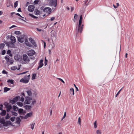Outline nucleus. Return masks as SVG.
Here are the masks:
<instances>
[{
	"label": "nucleus",
	"instance_id": "0e129e2a",
	"mask_svg": "<svg viewBox=\"0 0 134 134\" xmlns=\"http://www.w3.org/2000/svg\"><path fill=\"white\" fill-rule=\"evenodd\" d=\"M27 98H28V100H29V101H30L31 100H32V98L30 97H29L28 96H27Z\"/></svg>",
	"mask_w": 134,
	"mask_h": 134
},
{
	"label": "nucleus",
	"instance_id": "5701e85b",
	"mask_svg": "<svg viewBox=\"0 0 134 134\" xmlns=\"http://www.w3.org/2000/svg\"><path fill=\"white\" fill-rule=\"evenodd\" d=\"M12 108L14 111H17L19 109L17 106L15 105H13V106Z\"/></svg>",
	"mask_w": 134,
	"mask_h": 134
},
{
	"label": "nucleus",
	"instance_id": "72a5a7b5",
	"mask_svg": "<svg viewBox=\"0 0 134 134\" xmlns=\"http://www.w3.org/2000/svg\"><path fill=\"white\" fill-rule=\"evenodd\" d=\"M10 118V116L9 114L8 113H7L5 117V119L6 120H7Z\"/></svg>",
	"mask_w": 134,
	"mask_h": 134
},
{
	"label": "nucleus",
	"instance_id": "423d86ee",
	"mask_svg": "<svg viewBox=\"0 0 134 134\" xmlns=\"http://www.w3.org/2000/svg\"><path fill=\"white\" fill-rule=\"evenodd\" d=\"M29 81V78H27V77L24 76L23 78H22L20 80V82L26 83H27Z\"/></svg>",
	"mask_w": 134,
	"mask_h": 134
},
{
	"label": "nucleus",
	"instance_id": "2eb2a0df",
	"mask_svg": "<svg viewBox=\"0 0 134 134\" xmlns=\"http://www.w3.org/2000/svg\"><path fill=\"white\" fill-rule=\"evenodd\" d=\"M32 114V112H31L29 113H27L26 115L24 117V119H26L29 117L31 116Z\"/></svg>",
	"mask_w": 134,
	"mask_h": 134
},
{
	"label": "nucleus",
	"instance_id": "49530a36",
	"mask_svg": "<svg viewBox=\"0 0 134 134\" xmlns=\"http://www.w3.org/2000/svg\"><path fill=\"white\" fill-rule=\"evenodd\" d=\"M94 127L95 128H96L97 127V121L96 120L94 123Z\"/></svg>",
	"mask_w": 134,
	"mask_h": 134
},
{
	"label": "nucleus",
	"instance_id": "69168bd1",
	"mask_svg": "<svg viewBox=\"0 0 134 134\" xmlns=\"http://www.w3.org/2000/svg\"><path fill=\"white\" fill-rule=\"evenodd\" d=\"M74 85L76 89V91H78L79 89H78L77 87H76V85H75V84H74Z\"/></svg>",
	"mask_w": 134,
	"mask_h": 134
},
{
	"label": "nucleus",
	"instance_id": "13d9d810",
	"mask_svg": "<svg viewBox=\"0 0 134 134\" xmlns=\"http://www.w3.org/2000/svg\"><path fill=\"white\" fill-rule=\"evenodd\" d=\"M58 79H59V80H60V81H61L63 83H65V82L64 81V80L60 78H57Z\"/></svg>",
	"mask_w": 134,
	"mask_h": 134
},
{
	"label": "nucleus",
	"instance_id": "473e14b6",
	"mask_svg": "<svg viewBox=\"0 0 134 134\" xmlns=\"http://www.w3.org/2000/svg\"><path fill=\"white\" fill-rule=\"evenodd\" d=\"M5 46V44L3 43L0 44V49H3Z\"/></svg>",
	"mask_w": 134,
	"mask_h": 134
},
{
	"label": "nucleus",
	"instance_id": "a211bd4d",
	"mask_svg": "<svg viewBox=\"0 0 134 134\" xmlns=\"http://www.w3.org/2000/svg\"><path fill=\"white\" fill-rule=\"evenodd\" d=\"M43 59H41L38 63L39 67L42 68L43 65Z\"/></svg>",
	"mask_w": 134,
	"mask_h": 134
},
{
	"label": "nucleus",
	"instance_id": "ddd939ff",
	"mask_svg": "<svg viewBox=\"0 0 134 134\" xmlns=\"http://www.w3.org/2000/svg\"><path fill=\"white\" fill-rule=\"evenodd\" d=\"M29 40L32 44L34 45L35 47H36L37 46L36 43L33 39L31 38H29Z\"/></svg>",
	"mask_w": 134,
	"mask_h": 134
},
{
	"label": "nucleus",
	"instance_id": "de8ad7c7",
	"mask_svg": "<svg viewBox=\"0 0 134 134\" xmlns=\"http://www.w3.org/2000/svg\"><path fill=\"white\" fill-rule=\"evenodd\" d=\"M97 134H101V131L100 130H97L96 131Z\"/></svg>",
	"mask_w": 134,
	"mask_h": 134
},
{
	"label": "nucleus",
	"instance_id": "bb28decb",
	"mask_svg": "<svg viewBox=\"0 0 134 134\" xmlns=\"http://www.w3.org/2000/svg\"><path fill=\"white\" fill-rule=\"evenodd\" d=\"M5 120L4 117H2L0 119V123L2 124H3L5 123Z\"/></svg>",
	"mask_w": 134,
	"mask_h": 134
},
{
	"label": "nucleus",
	"instance_id": "b1692460",
	"mask_svg": "<svg viewBox=\"0 0 134 134\" xmlns=\"http://www.w3.org/2000/svg\"><path fill=\"white\" fill-rule=\"evenodd\" d=\"M10 90V88H8L7 87H5L4 88L3 92L6 93L8 91H9Z\"/></svg>",
	"mask_w": 134,
	"mask_h": 134
},
{
	"label": "nucleus",
	"instance_id": "58836bf2",
	"mask_svg": "<svg viewBox=\"0 0 134 134\" xmlns=\"http://www.w3.org/2000/svg\"><path fill=\"white\" fill-rule=\"evenodd\" d=\"M11 69L12 70H15L17 69V67L16 66H13L11 67Z\"/></svg>",
	"mask_w": 134,
	"mask_h": 134
},
{
	"label": "nucleus",
	"instance_id": "6e6d98bb",
	"mask_svg": "<svg viewBox=\"0 0 134 134\" xmlns=\"http://www.w3.org/2000/svg\"><path fill=\"white\" fill-rule=\"evenodd\" d=\"M41 41L44 44V48H45L46 46V43L45 41L42 40H41Z\"/></svg>",
	"mask_w": 134,
	"mask_h": 134
},
{
	"label": "nucleus",
	"instance_id": "f03ea898",
	"mask_svg": "<svg viewBox=\"0 0 134 134\" xmlns=\"http://www.w3.org/2000/svg\"><path fill=\"white\" fill-rule=\"evenodd\" d=\"M41 10H42L45 13V14L43 15V16H44L46 15V14L49 15L50 14L52 9L51 8L49 7H41L40 8Z\"/></svg>",
	"mask_w": 134,
	"mask_h": 134
},
{
	"label": "nucleus",
	"instance_id": "f257e3e1",
	"mask_svg": "<svg viewBox=\"0 0 134 134\" xmlns=\"http://www.w3.org/2000/svg\"><path fill=\"white\" fill-rule=\"evenodd\" d=\"M83 18V17H80L79 24L78 26L76 27V28L77 29V30L76 31V34L79 32L81 34L82 32L84 26L83 24L82 25Z\"/></svg>",
	"mask_w": 134,
	"mask_h": 134
},
{
	"label": "nucleus",
	"instance_id": "8fccbe9b",
	"mask_svg": "<svg viewBox=\"0 0 134 134\" xmlns=\"http://www.w3.org/2000/svg\"><path fill=\"white\" fill-rule=\"evenodd\" d=\"M20 100V101H22V102H24V98L23 97V96L21 97Z\"/></svg>",
	"mask_w": 134,
	"mask_h": 134
},
{
	"label": "nucleus",
	"instance_id": "6e6552de",
	"mask_svg": "<svg viewBox=\"0 0 134 134\" xmlns=\"http://www.w3.org/2000/svg\"><path fill=\"white\" fill-rule=\"evenodd\" d=\"M4 105L6 108L11 109L12 108V107L11 105H9V103L7 102H5L4 103Z\"/></svg>",
	"mask_w": 134,
	"mask_h": 134
},
{
	"label": "nucleus",
	"instance_id": "ea45409f",
	"mask_svg": "<svg viewBox=\"0 0 134 134\" xmlns=\"http://www.w3.org/2000/svg\"><path fill=\"white\" fill-rule=\"evenodd\" d=\"M39 0H35L34 2V4H38L39 2Z\"/></svg>",
	"mask_w": 134,
	"mask_h": 134
},
{
	"label": "nucleus",
	"instance_id": "c85d7f7f",
	"mask_svg": "<svg viewBox=\"0 0 134 134\" xmlns=\"http://www.w3.org/2000/svg\"><path fill=\"white\" fill-rule=\"evenodd\" d=\"M10 112L12 114V115H14L15 116H16L18 115V113L15 112V111H10Z\"/></svg>",
	"mask_w": 134,
	"mask_h": 134
},
{
	"label": "nucleus",
	"instance_id": "79ce46f5",
	"mask_svg": "<svg viewBox=\"0 0 134 134\" xmlns=\"http://www.w3.org/2000/svg\"><path fill=\"white\" fill-rule=\"evenodd\" d=\"M15 117H12L10 118V120L12 122H14L15 120Z\"/></svg>",
	"mask_w": 134,
	"mask_h": 134
},
{
	"label": "nucleus",
	"instance_id": "f704fd0d",
	"mask_svg": "<svg viewBox=\"0 0 134 134\" xmlns=\"http://www.w3.org/2000/svg\"><path fill=\"white\" fill-rule=\"evenodd\" d=\"M5 58L6 60L7 64L8 62H9L10 59L9 58H8L7 56L5 57Z\"/></svg>",
	"mask_w": 134,
	"mask_h": 134
},
{
	"label": "nucleus",
	"instance_id": "a878e982",
	"mask_svg": "<svg viewBox=\"0 0 134 134\" xmlns=\"http://www.w3.org/2000/svg\"><path fill=\"white\" fill-rule=\"evenodd\" d=\"M24 107L27 110H29L31 108V106L30 105H27L24 106Z\"/></svg>",
	"mask_w": 134,
	"mask_h": 134
},
{
	"label": "nucleus",
	"instance_id": "f3484780",
	"mask_svg": "<svg viewBox=\"0 0 134 134\" xmlns=\"http://www.w3.org/2000/svg\"><path fill=\"white\" fill-rule=\"evenodd\" d=\"M16 15L19 16V17H22L18 13H16L14 12H12L10 13V16L11 17L15 16Z\"/></svg>",
	"mask_w": 134,
	"mask_h": 134
},
{
	"label": "nucleus",
	"instance_id": "774afa93",
	"mask_svg": "<svg viewBox=\"0 0 134 134\" xmlns=\"http://www.w3.org/2000/svg\"><path fill=\"white\" fill-rule=\"evenodd\" d=\"M33 92H34V93H33V94L35 95V96H36V95H37V93H36V91H34L33 90Z\"/></svg>",
	"mask_w": 134,
	"mask_h": 134
},
{
	"label": "nucleus",
	"instance_id": "aec40b11",
	"mask_svg": "<svg viewBox=\"0 0 134 134\" xmlns=\"http://www.w3.org/2000/svg\"><path fill=\"white\" fill-rule=\"evenodd\" d=\"M10 39L11 41V42L14 43H15L16 42L15 37L13 36H11V37H10Z\"/></svg>",
	"mask_w": 134,
	"mask_h": 134
},
{
	"label": "nucleus",
	"instance_id": "bf43d9fd",
	"mask_svg": "<svg viewBox=\"0 0 134 134\" xmlns=\"http://www.w3.org/2000/svg\"><path fill=\"white\" fill-rule=\"evenodd\" d=\"M122 88L116 94L115 96L116 97H117L118 95L119 94L120 92L121 91Z\"/></svg>",
	"mask_w": 134,
	"mask_h": 134
},
{
	"label": "nucleus",
	"instance_id": "dca6fc26",
	"mask_svg": "<svg viewBox=\"0 0 134 134\" xmlns=\"http://www.w3.org/2000/svg\"><path fill=\"white\" fill-rule=\"evenodd\" d=\"M5 126H7L9 125H12V126H14V125H12V122L9 121H6L5 122Z\"/></svg>",
	"mask_w": 134,
	"mask_h": 134
},
{
	"label": "nucleus",
	"instance_id": "393cba45",
	"mask_svg": "<svg viewBox=\"0 0 134 134\" xmlns=\"http://www.w3.org/2000/svg\"><path fill=\"white\" fill-rule=\"evenodd\" d=\"M6 111L5 110H3L0 113V114L2 116H4L6 114Z\"/></svg>",
	"mask_w": 134,
	"mask_h": 134
},
{
	"label": "nucleus",
	"instance_id": "f8f14e48",
	"mask_svg": "<svg viewBox=\"0 0 134 134\" xmlns=\"http://www.w3.org/2000/svg\"><path fill=\"white\" fill-rule=\"evenodd\" d=\"M35 8V6L34 5H30L28 6V9L29 11L32 12L34 10Z\"/></svg>",
	"mask_w": 134,
	"mask_h": 134
},
{
	"label": "nucleus",
	"instance_id": "0eeeda50",
	"mask_svg": "<svg viewBox=\"0 0 134 134\" xmlns=\"http://www.w3.org/2000/svg\"><path fill=\"white\" fill-rule=\"evenodd\" d=\"M25 35H23V36H21L17 37L18 40V41L22 43H23L24 41V37Z\"/></svg>",
	"mask_w": 134,
	"mask_h": 134
},
{
	"label": "nucleus",
	"instance_id": "2f4dec72",
	"mask_svg": "<svg viewBox=\"0 0 134 134\" xmlns=\"http://www.w3.org/2000/svg\"><path fill=\"white\" fill-rule=\"evenodd\" d=\"M17 105L20 107H22L23 106V104L21 102H18L16 103Z\"/></svg>",
	"mask_w": 134,
	"mask_h": 134
},
{
	"label": "nucleus",
	"instance_id": "20e7f679",
	"mask_svg": "<svg viewBox=\"0 0 134 134\" xmlns=\"http://www.w3.org/2000/svg\"><path fill=\"white\" fill-rule=\"evenodd\" d=\"M5 44L8 47H10L11 48H14L15 46L14 43L12 42H5Z\"/></svg>",
	"mask_w": 134,
	"mask_h": 134
},
{
	"label": "nucleus",
	"instance_id": "4d7b16f0",
	"mask_svg": "<svg viewBox=\"0 0 134 134\" xmlns=\"http://www.w3.org/2000/svg\"><path fill=\"white\" fill-rule=\"evenodd\" d=\"M66 116V112L65 111L64 113V116H63V118H62L61 119V120H62L64 119L65 117Z\"/></svg>",
	"mask_w": 134,
	"mask_h": 134
},
{
	"label": "nucleus",
	"instance_id": "a18cd8bd",
	"mask_svg": "<svg viewBox=\"0 0 134 134\" xmlns=\"http://www.w3.org/2000/svg\"><path fill=\"white\" fill-rule=\"evenodd\" d=\"M70 91L71 92H72V94L73 95H74V90L73 88H71L70 89Z\"/></svg>",
	"mask_w": 134,
	"mask_h": 134
},
{
	"label": "nucleus",
	"instance_id": "4468645a",
	"mask_svg": "<svg viewBox=\"0 0 134 134\" xmlns=\"http://www.w3.org/2000/svg\"><path fill=\"white\" fill-rule=\"evenodd\" d=\"M33 90L32 89H30L29 90L26 91L27 93L28 96L30 97L32 96V92H33Z\"/></svg>",
	"mask_w": 134,
	"mask_h": 134
},
{
	"label": "nucleus",
	"instance_id": "338daca9",
	"mask_svg": "<svg viewBox=\"0 0 134 134\" xmlns=\"http://www.w3.org/2000/svg\"><path fill=\"white\" fill-rule=\"evenodd\" d=\"M16 27V26L15 25H13L11 26V27H9V29H11L12 28H13V27Z\"/></svg>",
	"mask_w": 134,
	"mask_h": 134
},
{
	"label": "nucleus",
	"instance_id": "c03bdc74",
	"mask_svg": "<svg viewBox=\"0 0 134 134\" xmlns=\"http://www.w3.org/2000/svg\"><path fill=\"white\" fill-rule=\"evenodd\" d=\"M36 102V100L35 99H34L32 101L31 103V105H34V104Z\"/></svg>",
	"mask_w": 134,
	"mask_h": 134
},
{
	"label": "nucleus",
	"instance_id": "a19ab883",
	"mask_svg": "<svg viewBox=\"0 0 134 134\" xmlns=\"http://www.w3.org/2000/svg\"><path fill=\"white\" fill-rule=\"evenodd\" d=\"M14 61L12 60H10L9 62H8V65L12 64L14 62Z\"/></svg>",
	"mask_w": 134,
	"mask_h": 134
},
{
	"label": "nucleus",
	"instance_id": "7ed1b4c3",
	"mask_svg": "<svg viewBox=\"0 0 134 134\" xmlns=\"http://www.w3.org/2000/svg\"><path fill=\"white\" fill-rule=\"evenodd\" d=\"M20 98L19 96H18L15 97L12 100L9 99V102L12 104H14L18 101Z\"/></svg>",
	"mask_w": 134,
	"mask_h": 134
},
{
	"label": "nucleus",
	"instance_id": "c756f323",
	"mask_svg": "<svg viewBox=\"0 0 134 134\" xmlns=\"http://www.w3.org/2000/svg\"><path fill=\"white\" fill-rule=\"evenodd\" d=\"M7 53L10 57H12V55L11 53V51L10 50H8L7 51Z\"/></svg>",
	"mask_w": 134,
	"mask_h": 134
},
{
	"label": "nucleus",
	"instance_id": "3c124183",
	"mask_svg": "<svg viewBox=\"0 0 134 134\" xmlns=\"http://www.w3.org/2000/svg\"><path fill=\"white\" fill-rule=\"evenodd\" d=\"M6 53V51L4 49L2 51V55H4Z\"/></svg>",
	"mask_w": 134,
	"mask_h": 134
},
{
	"label": "nucleus",
	"instance_id": "9d476101",
	"mask_svg": "<svg viewBox=\"0 0 134 134\" xmlns=\"http://www.w3.org/2000/svg\"><path fill=\"white\" fill-rule=\"evenodd\" d=\"M23 60L25 62L30 61V60L29 59L28 57L25 54H23Z\"/></svg>",
	"mask_w": 134,
	"mask_h": 134
},
{
	"label": "nucleus",
	"instance_id": "1a4fd4ad",
	"mask_svg": "<svg viewBox=\"0 0 134 134\" xmlns=\"http://www.w3.org/2000/svg\"><path fill=\"white\" fill-rule=\"evenodd\" d=\"M18 111V113L20 115L22 114H23V115H24L26 113L25 111L22 108L19 109Z\"/></svg>",
	"mask_w": 134,
	"mask_h": 134
},
{
	"label": "nucleus",
	"instance_id": "9b49d317",
	"mask_svg": "<svg viewBox=\"0 0 134 134\" xmlns=\"http://www.w3.org/2000/svg\"><path fill=\"white\" fill-rule=\"evenodd\" d=\"M35 53V51L33 49H31L29 51L28 54L29 56H32L34 55Z\"/></svg>",
	"mask_w": 134,
	"mask_h": 134
},
{
	"label": "nucleus",
	"instance_id": "e433bc0d",
	"mask_svg": "<svg viewBox=\"0 0 134 134\" xmlns=\"http://www.w3.org/2000/svg\"><path fill=\"white\" fill-rule=\"evenodd\" d=\"M14 34L16 35H20L21 34V32L19 31H15L14 32Z\"/></svg>",
	"mask_w": 134,
	"mask_h": 134
},
{
	"label": "nucleus",
	"instance_id": "412c9836",
	"mask_svg": "<svg viewBox=\"0 0 134 134\" xmlns=\"http://www.w3.org/2000/svg\"><path fill=\"white\" fill-rule=\"evenodd\" d=\"M21 121V120L19 117H17L16 118L15 123L18 124H19Z\"/></svg>",
	"mask_w": 134,
	"mask_h": 134
},
{
	"label": "nucleus",
	"instance_id": "39448f33",
	"mask_svg": "<svg viewBox=\"0 0 134 134\" xmlns=\"http://www.w3.org/2000/svg\"><path fill=\"white\" fill-rule=\"evenodd\" d=\"M50 5L55 7L57 5V0H51L49 3Z\"/></svg>",
	"mask_w": 134,
	"mask_h": 134
},
{
	"label": "nucleus",
	"instance_id": "4be33fe9",
	"mask_svg": "<svg viewBox=\"0 0 134 134\" xmlns=\"http://www.w3.org/2000/svg\"><path fill=\"white\" fill-rule=\"evenodd\" d=\"M25 99L24 102L25 104H29L30 103V102L29 101L28 98L27 96L25 97Z\"/></svg>",
	"mask_w": 134,
	"mask_h": 134
},
{
	"label": "nucleus",
	"instance_id": "603ef678",
	"mask_svg": "<svg viewBox=\"0 0 134 134\" xmlns=\"http://www.w3.org/2000/svg\"><path fill=\"white\" fill-rule=\"evenodd\" d=\"M35 123H33L31 125V128L32 130H33L34 127Z\"/></svg>",
	"mask_w": 134,
	"mask_h": 134
},
{
	"label": "nucleus",
	"instance_id": "4c0bfd02",
	"mask_svg": "<svg viewBox=\"0 0 134 134\" xmlns=\"http://www.w3.org/2000/svg\"><path fill=\"white\" fill-rule=\"evenodd\" d=\"M36 74L35 73L33 74L32 75V79L34 80L36 79Z\"/></svg>",
	"mask_w": 134,
	"mask_h": 134
},
{
	"label": "nucleus",
	"instance_id": "7c9ffc66",
	"mask_svg": "<svg viewBox=\"0 0 134 134\" xmlns=\"http://www.w3.org/2000/svg\"><path fill=\"white\" fill-rule=\"evenodd\" d=\"M14 59L15 60L19 61V58L18 55L17 54L16 55L14 56Z\"/></svg>",
	"mask_w": 134,
	"mask_h": 134
},
{
	"label": "nucleus",
	"instance_id": "6ab92c4d",
	"mask_svg": "<svg viewBox=\"0 0 134 134\" xmlns=\"http://www.w3.org/2000/svg\"><path fill=\"white\" fill-rule=\"evenodd\" d=\"M34 14L36 15H38L41 13L40 11L37 9H35L34 12Z\"/></svg>",
	"mask_w": 134,
	"mask_h": 134
},
{
	"label": "nucleus",
	"instance_id": "09e8293b",
	"mask_svg": "<svg viewBox=\"0 0 134 134\" xmlns=\"http://www.w3.org/2000/svg\"><path fill=\"white\" fill-rule=\"evenodd\" d=\"M2 73L3 74H8V72H7V71L5 70H3L2 71Z\"/></svg>",
	"mask_w": 134,
	"mask_h": 134
},
{
	"label": "nucleus",
	"instance_id": "e2e57ef3",
	"mask_svg": "<svg viewBox=\"0 0 134 134\" xmlns=\"http://www.w3.org/2000/svg\"><path fill=\"white\" fill-rule=\"evenodd\" d=\"M78 17H74L73 19L74 21V22H76L77 19Z\"/></svg>",
	"mask_w": 134,
	"mask_h": 134
},
{
	"label": "nucleus",
	"instance_id": "052dcab7",
	"mask_svg": "<svg viewBox=\"0 0 134 134\" xmlns=\"http://www.w3.org/2000/svg\"><path fill=\"white\" fill-rule=\"evenodd\" d=\"M47 62H48L47 60L46 59V58H45V61L44 62V65L45 66L46 65H47Z\"/></svg>",
	"mask_w": 134,
	"mask_h": 134
},
{
	"label": "nucleus",
	"instance_id": "5fc2aeb1",
	"mask_svg": "<svg viewBox=\"0 0 134 134\" xmlns=\"http://www.w3.org/2000/svg\"><path fill=\"white\" fill-rule=\"evenodd\" d=\"M78 122L79 123V124L81 125V119L80 117H79L78 118Z\"/></svg>",
	"mask_w": 134,
	"mask_h": 134
},
{
	"label": "nucleus",
	"instance_id": "864d4df0",
	"mask_svg": "<svg viewBox=\"0 0 134 134\" xmlns=\"http://www.w3.org/2000/svg\"><path fill=\"white\" fill-rule=\"evenodd\" d=\"M21 18H23L24 19H21V18H20V19H21L22 20H23V21H24L25 22L27 23V22L25 21V20H27L26 19V17L24 18V17H21Z\"/></svg>",
	"mask_w": 134,
	"mask_h": 134
},
{
	"label": "nucleus",
	"instance_id": "c9c22d12",
	"mask_svg": "<svg viewBox=\"0 0 134 134\" xmlns=\"http://www.w3.org/2000/svg\"><path fill=\"white\" fill-rule=\"evenodd\" d=\"M18 1H16L14 2V7L16 8L18 6Z\"/></svg>",
	"mask_w": 134,
	"mask_h": 134
},
{
	"label": "nucleus",
	"instance_id": "37998d69",
	"mask_svg": "<svg viewBox=\"0 0 134 134\" xmlns=\"http://www.w3.org/2000/svg\"><path fill=\"white\" fill-rule=\"evenodd\" d=\"M25 44L26 46L29 47H31L32 46V45H31V44L29 42L26 43Z\"/></svg>",
	"mask_w": 134,
	"mask_h": 134
},
{
	"label": "nucleus",
	"instance_id": "680f3d73",
	"mask_svg": "<svg viewBox=\"0 0 134 134\" xmlns=\"http://www.w3.org/2000/svg\"><path fill=\"white\" fill-rule=\"evenodd\" d=\"M36 29L37 31H43V30H42L41 29H39L38 28H36Z\"/></svg>",
	"mask_w": 134,
	"mask_h": 134
},
{
	"label": "nucleus",
	"instance_id": "cd10ccee",
	"mask_svg": "<svg viewBox=\"0 0 134 134\" xmlns=\"http://www.w3.org/2000/svg\"><path fill=\"white\" fill-rule=\"evenodd\" d=\"M14 80L12 79H9L7 81V82L9 83L12 84L14 83Z\"/></svg>",
	"mask_w": 134,
	"mask_h": 134
}]
</instances>
